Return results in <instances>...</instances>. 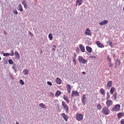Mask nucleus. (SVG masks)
<instances>
[{
  "label": "nucleus",
  "instance_id": "obj_1",
  "mask_svg": "<svg viewBox=\"0 0 124 124\" xmlns=\"http://www.w3.org/2000/svg\"><path fill=\"white\" fill-rule=\"evenodd\" d=\"M121 110V105L117 104L112 109V112H119Z\"/></svg>",
  "mask_w": 124,
  "mask_h": 124
},
{
  "label": "nucleus",
  "instance_id": "obj_2",
  "mask_svg": "<svg viewBox=\"0 0 124 124\" xmlns=\"http://www.w3.org/2000/svg\"><path fill=\"white\" fill-rule=\"evenodd\" d=\"M102 112L104 115H109L110 114V109L108 108V107H105L102 108Z\"/></svg>",
  "mask_w": 124,
  "mask_h": 124
},
{
  "label": "nucleus",
  "instance_id": "obj_3",
  "mask_svg": "<svg viewBox=\"0 0 124 124\" xmlns=\"http://www.w3.org/2000/svg\"><path fill=\"white\" fill-rule=\"evenodd\" d=\"M83 119H84V115L80 113H77L76 115V119L78 122H80V121H82Z\"/></svg>",
  "mask_w": 124,
  "mask_h": 124
},
{
  "label": "nucleus",
  "instance_id": "obj_4",
  "mask_svg": "<svg viewBox=\"0 0 124 124\" xmlns=\"http://www.w3.org/2000/svg\"><path fill=\"white\" fill-rule=\"evenodd\" d=\"M81 101L83 105H86V102L88 101V98H87V95H86V94H84L82 95Z\"/></svg>",
  "mask_w": 124,
  "mask_h": 124
},
{
  "label": "nucleus",
  "instance_id": "obj_5",
  "mask_svg": "<svg viewBox=\"0 0 124 124\" xmlns=\"http://www.w3.org/2000/svg\"><path fill=\"white\" fill-rule=\"evenodd\" d=\"M62 105L65 110V112L67 113H69V108H68V107H67V105L65 103V102L62 101Z\"/></svg>",
  "mask_w": 124,
  "mask_h": 124
},
{
  "label": "nucleus",
  "instance_id": "obj_6",
  "mask_svg": "<svg viewBox=\"0 0 124 124\" xmlns=\"http://www.w3.org/2000/svg\"><path fill=\"white\" fill-rule=\"evenodd\" d=\"M106 104L107 106V107L108 108L111 107V106L113 105V101L111 100H107Z\"/></svg>",
  "mask_w": 124,
  "mask_h": 124
},
{
  "label": "nucleus",
  "instance_id": "obj_7",
  "mask_svg": "<svg viewBox=\"0 0 124 124\" xmlns=\"http://www.w3.org/2000/svg\"><path fill=\"white\" fill-rule=\"evenodd\" d=\"M78 62H81V63H86V62H87V60L84 59V58L83 57H82V56H79L78 58Z\"/></svg>",
  "mask_w": 124,
  "mask_h": 124
},
{
  "label": "nucleus",
  "instance_id": "obj_8",
  "mask_svg": "<svg viewBox=\"0 0 124 124\" xmlns=\"http://www.w3.org/2000/svg\"><path fill=\"white\" fill-rule=\"evenodd\" d=\"M85 34L86 35H92V32L91 31V30H90V28H87L85 30Z\"/></svg>",
  "mask_w": 124,
  "mask_h": 124
},
{
  "label": "nucleus",
  "instance_id": "obj_9",
  "mask_svg": "<svg viewBox=\"0 0 124 124\" xmlns=\"http://www.w3.org/2000/svg\"><path fill=\"white\" fill-rule=\"evenodd\" d=\"M61 116H62V118H63V119L64 120V121H65V122H67L68 121V116L65 115V113H62Z\"/></svg>",
  "mask_w": 124,
  "mask_h": 124
},
{
  "label": "nucleus",
  "instance_id": "obj_10",
  "mask_svg": "<svg viewBox=\"0 0 124 124\" xmlns=\"http://www.w3.org/2000/svg\"><path fill=\"white\" fill-rule=\"evenodd\" d=\"M108 20H104L103 21L100 22L99 25H100V26H104L105 25H107V24H108Z\"/></svg>",
  "mask_w": 124,
  "mask_h": 124
},
{
  "label": "nucleus",
  "instance_id": "obj_11",
  "mask_svg": "<svg viewBox=\"0 0 124 124\" xmlns=\"http://www.w3.org/2000/svg\"><path fill=\"white\" fill-rule=\"evenodd\" d=\"M96 44L97 45V46L99 47V48H104V46L103 44L100 43V41H97L96 42Z\"/></svg>",
  "mask_w": 124,
  "mask_h": 124
},
{
  "label": "nucleus",
  "instance_id": "obj_12",
  "mask_svg": "<svg viewBox=\"0 0 124 124\" xmlns=\"http://www.w3.org/2000/svg\"><path fill=\"white\" fill-rule=\"evenodd\" d=\"M83 3V0H76V6H80Z\"/></svg>",
  "mask_w": 124,
  "mask_h": 124
},
{
  "label": "nucleus",
  "instance_id": "obj_13",
  "mask_svg": "<svg viewBox=\"0 0 124 124\" xmlns=\"http://www.w3.org/2000/svg\"><path fill=\"white\" fill-rule=\"evenodd\" d=\"M120 65H121V62L120 61V60L116 59L115 61V67H117V66H120Z\"/></svg>",
  "mask_w": 124,
  "mask_h": 124
},
{
  "label": "nucleus",
  "instance_id": "obj_14",
  "mask_svg": "<svg viewBox=\"0 0 124 124\" xmlns=\"http://www.w3.org/2000/svg\"><path fill=\"white\" fill-rule=\"evenodd\" d=\"M79 95V93L77 91H72V96H78Z\"/></svg>",
  "mask_w": 124,
  "mask_h": 124
},
{
  "label": "nucleus",
  "instance_id": "obj_15",
  "mask_svg": "<svg viewBox=\"0 0 124 124\" xmlns=\"http://www.w3.org/2000/svg\"><path fill=\"white\" fill-rule=\"evenodd\" d=\"M66 89L68 93H71V86L69 84H67L66 86Z\"/></svg>",
  "mask_w": 124,
  "mask_h": 124
},
{
  "label": "nucleus",
  "instance_id": "obj_16",
  "mask_svg": "<svg viewBox=\"0 0 124 124\" xmlns=\"http://www.w3.org/2000/svg\"><path fill=\"white\" fill-rule=\"evenodd\" d=\"M86 49L89 53H92L93 52V48L89 46H86Z\"/></svg>",
  "mask_w": 124,
  "mask_h": 124
},
{
  "label": "nucleus",
  "instance_id": "obj_17",
  "mask_svg": "<svg viewBox=\"0 0 124 124\" xmlns=\"http://www.w3.org/2000/svg\"><path fill=\"white\" fill-rule=\"evenodd\" d=\"M79 48H80L81 52H82L83 53H84V52H85V46H83V45L80 44L79 45Z\"/></svg>",
  "mask_w": 124,
  "mask_h": 124
},
{
  "label": "nucleus",
  "instance_id": "obj_18",
  "mask_svg": "<svg viewBox=\"0 0 124 124\" xmlns=\"http://www.w3.org/2000/svg\"><path fill=\"white\" fill-rule=\"evenodd\" d=\"M56 82L58 85H61L62 84V79H61V78H57Z\"/></svg>",
  "mask_w": 124,
  "mask_h": 124
},
{
  "label": "nucleus",
  "instance_id": "obj_19",
  "mask_svg": "<svg viewBox=\"0 0 124 124\" xmlns=\"http://www.w3.org/2000/svg\"><path fill=\"white\" fill-rule=\"evenodd\" d=\"M107 44H108L109 46H110L111 48H113L114 47V45H113V43H112V41L110 40H108L107 42Z\"/></svg>",
  "mask_w": 124,
  "mask_h": 124
},
{
  "label": "nucleus",
  "instance_id": "obj_20",
  "mask_svg": "<svg viewBox=\"0 0 124 124\" xmlns=\"http://www.w3.org/2000/svg\"><path fill=\"white\" fill-rule=\"evenodd\" d=\"M39 107H40V108H43V109H45V108H46L47 107L46 106V105L43 103H40L39 104Z\"/></svg>",
  "mask_w": 124,
  "mask_h": 124
},
{
  "label": "nucleus",
  "instance_id": "obj_21",
  "mask_svg": "<svg viewBox=\"0 0 124 124\" xmlns=\"http://www.w3.org/2000/svg\"><path fill=\"white\" fill-rule=\"evenodd\" d=\"M15 55L16 56V59H20V55L19 54V52H18V51H15Z\"/></svg>",
  "mask_w": 124,
  "mask_h": 124
},
{
  "label": "nucleus",
  "instance_id": "obj_22",
  "mask_svg": "<svg viewBox=\"0 0 124 124\" xmlns=\"http://www.w3.org/2000/svg\"><path fill=\"white\" fill-rule=\"evenodd\" d=\"M17 9L22 12L23 11V6H22V4H19L18 5V7H17Z\"/></svg>",
  "mask_w": 124,
  "mask_h": 124
},
{
  "label": "nucleus",
  "instance_id": "obj_23",
  "mask_svg": "<svg viewBox=\"0 0 124 124\" xmlns=\"http://www.w3.org/2000/svg\"><path fill=\"white\" fill-rule=\"evenodd\" d=\"M107 87L108 88V89H110V87H112V81H108Z\"/></svg>",
  "mask_w": 124,
  "mask_h": 124
},
{
  "label": "nucleus",
  "instance_id": "obj_24",
  "mask_svg": "<svg viewBox=\"0 0 124 124\" xmlns=\"http://www.w3.org/2000/svg\"><path fill=\"white\" fill-rule=\"evenodd\" d=\"M23 73L24 75H28L29 74V70L28 69L23 70Z\"/></svg>",
  "mask_w": 124,
  "mask_h": 124
},
{
  "label": "nucleus",
  "instance_id": "obj_25",
  "mask_svg": "<svg viewBox=\"0 0 124 124\" xmlns=\"http://www.w3.org/2000/svg\"><path fill=\"white\" fill-rule=\"evenodd\" d=\"M63 99H64L65 100V101H66V102L69 103V100H68V97H67L66 96H65V95H63Z\"/></svg>",
  "mask_w": 124,
  "mask_h": 124
},
{
  "label": "nucleus",
  "instance_id": "obj_26",
  "mask_svg": "<svg viewBox=\"0 0 124 124\" xmlns=\"http://www.w3.org/2000/svg\"><path fill=\"white\" fill-rule=\"evenodd\" d=\"M22 3L23 4L24 8H26L28 7L26 0H23L22 2Z\"/></svg>",
  "mask_w": 124,
  "mask_h": 124
},
{
  "label": "nucleus",
  "instance_id": "obj_27",
  "mask_svg": "<svg viewBox=\"0 0 124 124\" xmlns=\"http://www.w3.org/2000/svg\"><path fill=\"white\" fill-rule=\"evenodd\" d=\"M114 92H115V88L114 87L111 88L110 90V94H113L114 93Z\"/></svg>",
  "mask_w": 124,
  "mask_h": 124
},
{
  "label": "nucleus",
  "instance_id": "obj_28",
  "mask_svg": "<svg viewBox=\"0 0 124 124\" xmlns=\"http://www.w3.org/2000/svg\"><path fill=\"white\" fill-rule=\"evenodd\" d=\"M100 93L102 94L103 95H105V91L103 88H102L100 89Z\"/></svg>",
  "mask_w": 124,
  "mask_h": 124
},
{
  "label": "nucleus",
  "instance_id": "obj_29",
  "mask_svg": "<svg viewBox=\"0 0 124 124\" xmlns=\"http://www.w3.org/2000/svg\"><path fill=\"white\" fill-rule=\"evenodd\" d=\"M61 95V92L60 91H57L55 93V96L57 97H59V96Z\"/></svg>",
  "mask_w": 124,
  "mask_h": 124
},
{
  "label": "nucleus",
  "instance_id": "obj_30",
  "mask_svg": "<svg viewBox=\"0 0 124 124\" xmlns=\"http://www.w3.org/2000/svg\"><path fill=\"white\" fill-rule=\"evenodd\" d=\"M124 116V114L122 112H119L117 114V117L118 118H122Z\"/></svg>",
  "mask_w": 124,
  "mask_h": 124
},
{
  "label": "nucleus",
  "instance_id": "obj_31",
  "mask_svg": "<svg viewBox=\"0 0 124 124\" xmlns=\"http://www.w3.org/2000/svg\"><path fill=\"white\" fill-rule=\"evenodd\" d=\"M48 38L49 40H53V35L52 34V33H49L48 34Z\"/></svg>",
  "mask_w": 124,
  "mask_h": 124
},
{
  "label": "nucleus",
  "instance_id": "obj_32",
  "mask_svg": "<svg viewBox=\"0 0 124 124\" xmlns=\"http://www.w3.org/2000/svg\"><path fill=\"white\" fill-rule=\"evenodd\" d=\"M3 63L4 64H7V63H8V59L6 58H4L3 61Z\"/></svg>",
  "mask_w": 124,
  "mask_h": 124
},
{
  "label": "nucleus",
  "instance_id": "obj_33",
  "mask_svg": "<svg viewBox=\"0 0 124 124\" xmlns=\"http://www.w3.org/2000/svg\"><path fill=\"white\" fill-rule=\"evenodd\" d=\"M3 56L4 57H9V56H10V53H4L3 54Z\"/></svg>",
  "mask_w": 124,
  "mask_h": 124
},
{
  "label": "nucleus",
  "instance_id": "obj_34",
  "mask_svg": "<svg viewBox=\"0 0 124 124\" xmlns=\"http://www.w3.org/2000/svg\"><path fill=\"white\" fill-rule=\"evenodd\" d=\"M97 108L98 110H101V109L102 108V107H101V105H100V104H98L97 105Z\"/></svg>",
  "mask_w": 124,
  "mask_h": 124
},
{
  "label": "nucleus",
  "instance_id": "obj_35",
  "mask_svg": "<svg viewBox=\"0 0 124 124\" xmlns=\"http://www.w3.org/2000/svg\"><path fill=\"white\" fill-rule=\"evenodd\" d=\"M109 98H110V93H107V97L106 98V100H109Z\"/></svg>",
  "mask_w": 124,
  "mask_h": 124
},
{
  "label": "nucleus",
  "instance_id": "obj_36",
  "mask_svg": "<svg viewBox=\"0 0 124 124\" xmlns=\"http://www.w3.org/2000/svg\"><path fill=\"white\" fill-rule=\"evenodd\" d=\"M8 62L10 64H13V63H14V62H13V60L11 59H9L8 60Z\"/></svg>",
  "mask_w": 124,
  "mask_h": 124
},
{
  "label": "nucleus",
  "instance_id": "obj_37",
  "mask_svg": "<svg viewBox=\"0 0 124 124\" xmlns=\"http://www.w3.org/2000/svg\"><path fill=\"white\" fill-rule=\"evenodd\" d=\"M10 56H11V57H13V56H14V52L13 51V50H11V53H10Z\"/></svg>",
  "mask_w": 124,
  "mask_h": 124
},
{
  "label": "nucleus",
  "instance_id": "obj_38",
  "mask_svg": "<svg viewBox=\"0 0 124 124\" xmlns=\"http://www.w3.org/2000/svg\"><path fill=\"white\" fill-rule=\"evenodd\" d=\"M107 59L108 60V61L109 62H111V58H110V56L109 55H108L107 56Z\"/></svg>",
  "mask_w": 124,
  "mask_h": 124
},
{
  "label": "nucleus",
  "instance_id": "obj_39",
  "mask_svg": "<svg viewBox=\"0 0 124 124\" xmlns=\"http://www.w3.org/2000/svg\"><path fill=\"white\" fill-rule=\"evenodd\" d=\"M113 97H114V100L117 99V93H114V94L113 95Z\"/></svg>",
  "mask_w": 124,
  "mask_h": 124
},
{
  "label": "nucleus",
  "instance_id": "obj_40",
  "mask_svg": "<svg viewBox=\"0 0 124 124\" xmlns=\"http://www.w3.org/2000/svg\"><path fill=\"white\" fill-rule=\"evenodd\" d=\"M19 82L21 85H25V82L23 81V79H20Z\"/></svg>",
  "mask_w": 124,
  "mask_h": 124
},
{
  "label": "nucleus",
  "instance_id": "obj_41",
  "mask_svg": "<svg viewBox=\"0 0 124 124\" xmlns=\"http://www.w3.org/2000/svg\"><path fill=\"white\" fill-rule=\"evenodd\" d=\"M76 57H77V55L76 53H74V57H73V60H76Z\"/></svg>",
  "mask_w": 124,
  "mask_h": 124
},
{
  "label": "nucleus",
  "instance_id": "obj_42",
  "mask_svg": "<svg viewBox=\"0 0 124 124\" xmlns=\"http://www.w3.org/2000/svg\"><path fill=\"white\" fill-rule=\"evenodd\" d=\"M109 66H110V67H113V66H114V65L113 64V63H112V61L109 62Z\"/></svg>",
  "mask_w": 124,
  "mask_h": 124
},
{
  "label": "nucleus",
  "instance_id": "obj_43",
  "mask_svg": "<svg viewBox=\"0 0 124 124\" xmlns=\"http://www.w3.org/2000/svg\"><path fill=\"white\" fill-rule=\"evenodd\" d=\"M90 59H93V60H95L96 59V57L95 56H90Z\"/></svg>",
  "mask_w": 124,
  "mask_h": 124
},
{
  "label": "nucleus",
  "instance_id": "obj_44",
  "mask_svg": "<svg viewBox=\"0 0 124 124\" xmlns=\"http://www.w3.org/2000/svg\"><path fill=\"white\" fill-rule=\"evenodd\" d=\"M29 34H30L31 37H32L33 36V34H32V32L30 31H29Z\"/></svg>",
  "mask_w": 124,
  "mask_h": 124
},
{
  "label": "nucleus",
  "instance_id": "obj_45",
  "mask_svg": "<svg viewBox=\"0 0 124 124\" xmlns=\"http://www.w3.org/2000/svg\"><path fill=\"white\" fill-rule=\"evenodd\" d=\"M52 51H56V45H53V46Z\"/></svg>",
  "mask_w": 124,
  "mask_h": 124
},
{
  "label": "nucleus",
  "instance_id": "obj_46",
  "mask_svg": "<svg viewBox=\"0 0 124 124\" xmlns=\"http://www.w3.org/2000/svg\"><path fill=\"white\" fill-rule=\"evenodd\" d=\"M73 62H74V65H76L77 64L76 59H73Z\"/></svg>",
  "mask_w": 124,
  "mask_h": 124
},
{
  "label": "nucleus",
  "instance_id": "obj_47",
  "mask_svg": "<svg viewBox=\"0 0 124 124\" xmlns=\"http://www.w3.org/2000/svg\"><path fill=\"white\" fill-rule=\"evenodd\" d=\"M47 85H49V86H53V84L50 81H47Z\"/></svg>",
  "mask_w": 124,
  "mask_h": 124
},
{
  "label": "nucleus",
  "instance_id": "obj_48",
  "mask_svg": "<svg viewBox=\"0 0 124 124\" xmlns=\"http://www.w3.org/2000/svg\"><path fill=\"white\" fill-rule=\"evenodd\" d=\"M76 52H77V53H79V52H80V49H79V47H77V48Z\"/></svg>",
  "mask_w": 124,
  "mask_h": 124
},
{
  "label": "nucleus",
  "instance_id": "obj_49",
  "mask_svg": "<svg viewBox=\"0 0 124 124\" xmlns=\"http://www.w3.org/2000/svg\"><path fill=\"white\" fill-rule=\"evenodd\" d=\"M14 14H16V15H17V14H18V12L17 11V10H14Z\"/></svg>",
  "mask_w": 124,
  "mask_h": 124
},
{
  "label": "nucleus",
  "instance_id": "obj_50",
  "mask_svg": "<svg viewBox=\"0 0 124 124\" xmlns=\"http://www.w3.org/2000/svg\"><path fill=\"white\" fill-rule=\"evenodd\" d=\"M121 124H124V119L121 120Z\"/></svg>",
  "mask_w": 124,
  "mask_h": 124
},
{
  "label": "nucleus",
  "instance_id": "obj_51",
  "mask_svg": "<svg viewBox=\"0 0 124 124\" xmlns=\"http://www.w3.org/2000/svg\"><path fill=\"white\" fill-rule=\"evenodd\" d=\"M12 68L15 70V72L17 71V70H16V67L15 66H13Z\"/></svg>",
  "mask_w": 124,
  "mask_h": 124
},
{
  "label": "nucleus",
  "instance_id": "obj_52",
  "mask_svg": "<svg viewBox=\"0 0 124 124\" xmlns=\"http://www.w3.org/2000/svg\"><path fill=\"white\" fill-rule=\"evenodd\" d=\"M82 74H83V75H85V74H86V72H82Z\"/></svg>",
  "mask_w": 124,
  "mask_h": 124
},
{
  "label": "nucleus",
  "instance_id": "obj_53",
  "mask_svg": "<svg viewBox=\"0 0 124 124\" xmlns=\"http://www.w3.org/2000/svg\"><path fill=\"white\" fill-rule=\"evenodd\" d=\"M12 79H13V80H14V78H13V77H12V76H11Z\"/></svg>",
  "mask_w": 124,
  "mask_h": 124
},
{
  "label": "nucleus",
  "instance_id": "obj_54",
  "mask_svg": "<svg viewBox=\"0 0 124 124\" xmlns=\"http://www.w3.org/2000/svg\"><path fill=\"white\" fill-rule=\"evenodd\" d=\"M16 124H19V122H16Z\"/></svg>",
  "mask_w": 124,
  "mask_h": 124
},
{
  "label": "nucleus",
  "instance_id": "obj_55",
  "mask_svg": "<svg viewBox=\"0 0 124 124\" xmlns=\"http://www.w3.org/2000/svg\"><path fill=\"white\" fill-rule=\"evenodd\" d=\"M0 61H1V57H0Z\"/></svg>",
  "mask_w": 124,
  "mask_h": 124
},
{
  "label": "nucleus",
  "instance_id": "obj_56",
  "mask_svg": "<svg viewBox=\"0 0 124 124\" xmlns=\"http://www.w3.org/2000/svg\"><path fill=\"white\" fill-rule=\"evenodd\" d=\"M123 11H124V8H123Z\"/></svg>",
  "mask_w": 124,
  "mask_h": 124
},
{
  "label": "nucleus",
  "instance_id": "obj_57",
  "mask_svg": "<svg viewBox=\"0 0 124 124\" xmlns=\"http://www.w3.org/2000/svg\"><path fill=\"white\" fill-rule=\"evenodd\" d=\"M5 34H6V33L5 32Z\"/></svg>",
  "mask_w": 124,
  "mask_h": 124
},
{
  "label": "nucleus",
  "instance_id": "obj_58",
  "mask_svg": "<svg viewBox=\"0 0 124 124\" xmlns=\"http://www.w3.org/2000/svg\"><path fill=\"white\" fill-rule=\"evenodd\" d=\"M123 1L124 0H123Z\"/></svg>",
  "mask_w": 124,
  "mask_h": 124
}]
</instances>
